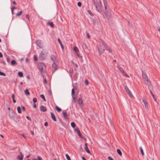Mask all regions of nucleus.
<instances>
[{
  "label": "nucleus",
  "instance_id": "nucleus-23",
  "mask_svg": "<svg viewBox=\"0 0 160 160\" xmlns=\"http://www.w3.org/2000/svg\"><path fill=\"white\" fill-rule=\"evenodd\" d=\"M55 108L58 112H60L62 111V109L57 106L55 107Z\"/></svg>",
  "mask_w": 160,
  "mask_h": 160
},
{
  "label": "nucleus",
  "instance_id": "nucleus-49",
  "mask_svg": "<svg viewBox=\"0 0 160 160\" xmlns=\"http://www.w3.org/2000/svg\"><path fill=\"white\" fill-rule=\"evenodd\" d=\"M37 158L38 160H42L41 158L39 156H38L37 157Z\"/></svg>",
  "mask_w": 160,
  "mask_h": 160
},
{
  "label": "nucleus",
  "instance_id": "nucleus-32",
  "mask_svg": "<svg viewBox=\"0 0 160 160\" xmlns=\"http://www.w3.org/2000/svg\"><path fill=\"white\" fill-rule=\"evenodd\" d=\"M40 97L41 98H42V99H43V100H44V101H46V100L45 98V97H44V96L43 94H41L40 95Z\"/></svg>",
  "mask_w": 160,
  "mask_h": 160
},
{
  "label": "nucleus",
  "instance_id": "nucleus-20",
  "mask_svg": "<svg viewBox=\"0 0 160 160\" xmlns=\"http://www.w3.org/2000/svg\"><path fill=\"white\" fill-rule=\"evenodd\" d=\"M58 42H59V43L60 44L62 48V49H64V47H63V46L62 45V43L61 42L60 39L59 38H58Z\"/></svg>",
  "mask_w": 160,
  "mask_h": 160
},
{
  "label": "nucleus",
  "instance_id": "nucleus-11",
  "mask_svg": "<svg viewBox=\"0 0 160 160\" xmlns=\"http://www.w3.org/2000/svg\"><path fill=\"white\" fill-rule=\"evenodd\" d=\"M146 83L148 86V88L149 90H150V88H151L152 87V86L151 85V83L150 81L149 80V79H148L145 81Z\"/></svg>",
  "mask_w": 160,
  "mask_h": 160
},
{
  "label": "nucleus",
  "instance_id": "nucleus-7",
  "mask_svg": "<svg viewBox=\"0 0 160 160\" xmlns=\"http://www.w3.org/2000/svg\"><path fill=\"white\" fill-rule=\"evenodd\" d=\"M98 50L99 54L101 55L104 52L105 49L102 48V47L101 46H99L98 47Z\"/></svg>",
  "mask_w": 160,
  "mask_h": 160
},
{
  "label": "nucleus",
  "instance_id": "nucleus-6",
  "mask_svg": "<svg viewBox=\"0 0 160 160\" xmlns=\"http://www.w3.org/2000/svg\"><path fill=\"white\" fill-rule=\"evenodd\" d=\"M52 73H54L55 71L57 70L58 68V65L55 63V62H54L52 65Z\"/></svg>",
  "mask_w": 160,
  "mask_h": 160
},
{
  "label": "nucleus",
  "instance_id": "nucleus-51",
  "mask_svg": "<svg viewBox=\"0 0 160 160\" xmlns=\"http://www.w3.org/2000/svg\"><path fill=\"white\" fill-rule=\"evenodd\" d=\"M26 118L28 120L31 121V118L27 116H26Z\"/></svg>",
  "mask_w": 160,
  "mask_h": 160
},
{
  "label": "nucleus",
  "instance_id": "nucleus-63",
  "mask_svg": "<svg viewBox=\"0 0 160 160\" xmlns=\"http://www.w3.org/2000/svg\"><path fill=\"white\" fill-rule=\"evenodd\" d=\"M2 54L1 52H0V57L2 58Z\"/></svg>",
  "mask_w": 160,
  "mask_h": 160
},
{
  "label": "nucleus",
  "instance_id": "nucleus-2",
  "mask_svg": "<svg viewBox=\"0 0 160 160\" xmlns=\"http://www.w3.org/2000/svg\"><path fill=\"white\" fill-rule=\"evenodd\" d=\"M102 43L106 50L108 51L109 53H112V51L108 45L103 41H102Z\"/></svg>",
  "mask_w": 160,
  "mask_h": 160
},
{
  "label": "nucleus",
  "instance_id": "nucleus-3",
  "mask_svg": "<svg viewBox=\"0 0 160 160\" xmlns=\"http://www.w3.org/2000/svg\"><path fill=\"white\" fill-rule=\"evenodd\" d=\"M38 66L42 72H45V70L46 68V66L45 64L43 62L40 63Z\"/></svg>",
  "mask_w": 160,
  "mask_h": 160
},
{
  "label": "nucleus",
  "instance_id": "nucleus-33",
  "mask_svg": "<svg viewBox=\"0 0 160 160\" xmlns=\"http://www.w3.org/2000/svg\"><path fill=\"white\" fill-rule=\"evenodd\" d=\"M72 96V99H73V100H72V102H74V103H75L76 102V98L73 96Z\"/></svg>",
  "mask_w": 160,
  "mask_h": 160
},
{
  "label": "nucleus",
  "instance_id": "nucleus-1",
  "mask_svg": "<svg viewBox=\"0 0 160 160\" xmlns=\"http://www.w3.org/2000/svg\"><path fill=\"white\" fill-rule=\"evenodd\" d=\"M47 54L46 50L43 49L39 54V58L42 61L44 60L46 58Z\"/></svg>",
  "mask_w": 160,
  "mask_h": 160
},
{
  "label": "nucleus",
  "instance_id": "nucleus-4",
  "mask_svg": "<svg viewBox=\"0 0 160 160\" xmlns=\"http://www.w3.org/2000/svg\"><path fill=\"white\" fill-rule=\"evenodd\" d=\"M36 43L37 45L40 48H42L43 47V42L40 40H38L36 41Z\"/></svg>",
  "mask_w": 160,
  "mask_h": 160
},
{
  "label": "nucleus",
  "instance_id": "nucleus-60",
  "mask_svg": "<svg viewBox=\"0 0 160 160\" xmlns=\"http://www.w3.org/2000/svg\"><path fill=\"white\" fill-rule=\"evenodd\" d=\"M36 107H36V104L35 103H34V105H33V108H36Z\"/></svg>",
  "mask_w": 160,
  "mask_h": 160
},
{
  "label": "nucleus",
  "instance_id": "nucleus-15",
  "mask_svg": "<svg viewBox=\"0 0 160 160\" xmlns=\"http://www.w3.org/2000/svg\"><path fill=\"white\" fill-rule=\"evenodd\" d=\"M40 110L41 111L43 112H45L47 111V108L45 106H41L40 108Z\"/></svg>",
  "mask_w": 160,
  "mask_h": 160
},
{
  "label": "nucleus",
  "instance_id": "nucleus-57",
  "mask_svg": "<svg viewBox=\"0 0 160 160\" xmlns=\"http://www.w3.org/2000/svg\"><path fill=\"white\" fill-rule=\"evenodd\" d=\"M149 90L150 91V93L151 94L152 96H154V94H153V93H152V91L150 89V90Z\"/></svg>",
  "mask_w": 160,
  "mask_h": 160
},
{
  "label": "nucleus",
  "instance_id": "nucleus-41",
  "mask_svg": "<svg viewBox=\"0 0 160 160\" xmlns=\"http://www.w3.org/2000/svg\"><path fill=\"white\" fill-rule=\"evenodd\" d=\"M0 75L1 76H5L6 74L0 71Z\"/></svg>",
  "mask_w": 160,
  "mask_h": 160
},
{
  "label": "nucleus",
  "instance_id": "nucleus-45",
  "mask_svg": "<svg viewBox=\"0 0 160 160\" xmlns=\"http://www.w3.org/2000/svg\"><path fill=\"white\" fill-rule=\"evenodd\" d=\"M78 5L79 7H80L82 5V3L80 2H78Z\"/></svg>",
  "mask_w": 160,
  "mask_h": 160
},
{
  "label": "nucleus",
  "instance_id": "nucleus-38",
  "mask_svg": "<svg viewBox=\"0 0 160 160\" xmlns=\"http://www.w3.org/2000/svg\"><path fill=\"white\" fill-rule=\"evenodd\" d=\"M66 156L68 160H71L70 157L68 154H66Z\"/></svg>",
  "mask_w": 160,
  "mask_h": 160
},
{
  "label": "nucleus",
  "instance_id": "nucleus-50",
  "mask_svg": "<svg viewBox=\"0 0 160 160\" xmlns=\"http://www.w3.org/2000/svg\"><path fill=\"white\" fill-rule=\"evenodd\" d=\"M17 9V8L16 7H15L14 6H12V7L11 8V9L13 10L14 9Z\"/></svg>",
  "mask_w": 160,
  "mask_h": 160
},
{
  "label": "nucleus",
  "instance_id": "nucleus-61",
  "mask_svg": "<svg viewBox=\"0 0 160 160\" xmlns=\"http://www.w3.org/2000/svg\"><path fill=\"white\" fill-rule=\"evenodd\" d=\"M76 55H77V56L78 58H79V57L81 56L78 53H76Z\"/></svg>",
  "mask_w": 160,
  "mask_h": 160
},
{
  "label": "nucleus",
  "instance_id": "nucleus-39",
  "mask_svg": "<svg viewBox=\"0 0 160 160\" xmlns=\"http://www.w3.org/2000/svg\"><path fill=\"white\" fill-rule=\"evenodd\" d=\"M87 12L91 16H93V14L91 12L90 10H88Z\"/></svg>",
  "mask_w": 160,
  "mask_h": 160
},
{
  "label": "nucleus",
  "instance_id": "nucleus-17",
  "mask_svg": "<svg viewBox=\"0 0 160 160\" xmlns=\"http://www.w3.org/2000/svg\"><path fill=\"white\" fill-rule=\"evenodd\" d=\"M20 155L18 156V158L19 159V160H22L23 158V154L21 152H20Z\"/></svg>",
  "mask_w": 160,
  "mask_h": 160
},
{
  "label": "nucleus",
  "instance_id": "nucleus-26",
  "mask_svg": "<svg viewBox=\"0 0 160 160\" xmlns=\"http://www.w3.org/2000/svg\"><path fill=\"white\" fill-rule=\"evenodd\" d=\"M17 110L18 113H21V108L20 107L18 106L17 108Z\"/></svg>",
  "mask_w": 160,
  "mask_h": 160
},
{
  "label": "nucleus",
  "instance_id": "nucleus-37",
  "mask_svg": "<svg viewBox=\"0 0 160 160\" xmlns=\"http://www.w3.org/2000/svg\"><path fill=\"white\" fill-rule=\"evenodd\" d=\"M73 51L74 52H77L78 51V49L77 47H75L73 48Z\"/></svg>",
  "mask_w": 160,
  "mask_h": 160
},
{
  "label": "nucleus",
  "instance_id": "nucleus-9",
  "mask_svg": "<svg viewBox=\"0 0 160 160\" xmlns=\"http://www.w3.org/2000/svg\"><path fill=\"white\" fill-rule=\"evenodd\" d=\"M50 57L51 59L54 62H57L56 57L54 55H50Z\"/></svg>",
  "mask_w": 160,
  "mask_h": 160
},
{
  "label": "nucleus",
  "instance_id": "nucleus-10",
  "mask_svg": "<svg viewBox=\"0 0 160 160\" xmlns=\"http://www.w3.org/2000/svg\"><path fill=\"white\" fill-rule=\"evenodd\" d=\"M117 67L118 68V70L120 71V72L123 74V75H124V71L123 68L119 65L117 66Z\"/></svg>",
  "mask_w": 160,
  "mask_h": 160
},
{
  "label": "nucleus",
  "instance_id": "nucleus-19",
  "mask_svg": "<svg viewBox=\"0 0 160 160\" xmlns=\"http://www.w3.org/2000/svg\"><path fill=\"white\" fill-rule=\"evenodd\" d=\"M94 4L95 5V7H96V8L97 9L98 11V12H100L102 11V10L101 9V8L98 9V8L97 7V6L96 4L95 0H94Z\"/></svg>",
  "mask_w": 160,
  "mask_h": 160
},
{
  "label": "nucleus",
  "instance_id": "nucleus-42",
  "mask_svg": "<svg viewBox=\"0 0 160 160\" xmlns=\"http://www.w3.org/2000/svg\"><path fill=\"white\" fill-rule=\"evenodd\" d=\"M75 92L73 88H72V96H73Z\"/></svg>",
  "mask_w": 160,
  "mask_h": 160
},
{
  "label": "nucleus",
  "instance_id": "nucleus-34",
  "mask_svg": "<svg viewBox=\"0 0 160 160\" xmlns=\"http://www.w3.org/2000/svg\"><path fill=\"white\" fill-rule=\"evenodd\" d=\"M71 126L73 128H74L75 127L76 125H75V123L74 122H72L71 123Z\"/></svg>",
  "mask_w": 160,
  "mask_h": 160
},
{
  "label": "nucleus",
  "instance_id": "nucleus-46",
  "mask_svg": "<svg viewBox=\"0 0 160 160\" xmlns=\"http://www.w3.org/2000/svg\"><path fill=\"white\" fill-rule=\"evenodd\" d=\"M34 59L35 61H36L38 60V58L37 57L36 55H34Z\"/></svg>",
  "mask_w": 160,
  "mask_h": 160
},
{
  "label": "nucleus",
  "instance_id": "nucleus-12",
  "mask_svg": "<svg viewBox=\"0 0 160 160\" xmlns=\"http://www.w3.org/2000/svg\"><path fill=\"white\" fill-rule=\"evenodd\" d=\"M9 115L10 118H13L15 117L16 113L13 110H12L11 112V114H9Z\"/></svg>",
  "mask_w": 160,
  "mask_h": 160
},
{
  "label": "nucleus",
  "instance_id": "nucleus-31",
  "mask_svg": "<svg viewBox=\"0 0 160 160\" xmlns=\"http://www.w3.org/2000/svg\"><path fill=\"white\" fill-rule=\"evenodd\" d=\"M22 13V11H19L18 13L16 14L17 16H20Z\"/></svg>",
  "mask_w": 160,
  "mask_h": 160
},
{
  "label": "nucleus",
  "instance_id": "nucleus-58",
  "mask_svg": "<svg viewBox=\"0 0 160 160\" xmlns=\"http://www.w3.org/2000/svg\"><path fill=\"white\" fill-rule=\"evenodd\" d=\"M124 76H125L126 77H128V78L129 77L127 75V74L125 73V72L124 73Z\"/></svg>",
  "mask_w": 160,
  "mask_h": 160
},
{
  "label": "nucleus",
  "instance_id": "nucleus-59",
  "mask_svg": "<svg viewBox=\"0 0 160 160\" xmlns=\"http://www.w3.org/2000/svg\"><path fill=\"white\" fill-rule=\"evenodd\" d=\"M87 37L88 38H89V34L88 33H87Z\"/></svg>",
  "mask_w": 160,
  "mask_h": 160
},
{
  "label": "nucleus",
  "instance_id": "nucleus-44",
  "mask_svg": "<svg viewBox=\"0 0 160 160\" xmlns=\"http://www.w3.org/2000/svg\"><path fill=\"white\" fill-rule=\"evenodd\" d=\"M33 101L34 103H35L37 102V99L36 98H34L33 99Z\"/></svg>",
  "mask_w": 160,
  "mask_h": 160
},
{
  "label": "nucleus",
  "instance_id": "nucleus-27",
  "mask_svg": "<svg viewBox=\"0 0 160 160\" xmlns=\"http://www.w3.org/2000/svg\"><path fill=\"white\" fill-rule=\"evenodd\" d=\"M84 149L87 153H90V151L88 149V147H85Z\"/></svg>",
  "mask_w": 160,
  "mask_h": 160
},
{
  "label": "nucleus",
  "instance_id": "nucleus-8",
  "mask_svg": "<svg viewBox=\"0 0 160 160\" xmlns=\"http://www.w3.org/2000/svg\"><path fill=\"white\" fill-rule=\"evenodd\" d=\"M63 116L66 120H68L69 119V117L68 116L67 113L65 111L62 112Z\"/></svg>",
  "mask_w": 160,
  "mask_h": 160
},
{
  "label": "nucleus",
  "instance_id": "nucleus-5",
  "mask_svg": "<svg viewBox=\"0 0 160 160\" xmlns=\"http://www.w3.org/2000/svg\"><path fill=\"white\" fill-rule=\"evenodd\" d=\"M124 88L126 90V91L128 93L129 97L132 98H134V96L131 93L129 89L127 86L125 87Z\"/></svg>",
  "mask_w": 160,
  "mask_h": 160
},
{
  "label": "nucleus",
  "instance_id": "nucleus-40",
  "mask_svg": "<svg viewBox=\"0 0 160 160\" xmlns=\"http://www.w3.org/2000/svg\"><path fill=\"white\" fill-rule=\"evenodd\" d=\"M43 80H44L43 83L44 84H46L47 83V80H46V78H44V77L43 76Z\"/></svg>",
  "mask_w": 160,
  "mask_h": 160
},
{
  "label": "nucleus",
  "instance_id": "nucleus-43",
  "mask_svg": "<svg viewBox=\"0 0 160 160\" xmlns=\"http://www.w3.org/2000/svg\"><path fill=\"white\" fill-rule=\"evenodd\" d=\"M85 83L86 84V85H87L88 84L89 82L87 79H86L85 81Z\"/></svg>",
  "mask_w": 160,
  "mask_h": 160
},
{
  "label": "nucleus",
  "instance_id": "nucleus-14",
  "mask_svg": "<svg viewBox=\"0 0 160 160\" xmlns=\"http://www.w3.org/2000/svg\"><path fill=\"white\" fill-rule=\"evenodd\" d=\"M142 102H143L144 105L145 106V107L147 109H148V103L146 100L145 99H143L142 100Z\"/></svg>",
  "mask_w": 160,
  "mask_h": 160
},
{
  "label": "nucleus",
  "instance_id": "nucleus-29",
  "mask_svg": "<svg viewBox=\"0 0 160 160\" xmlns=\"http://www.w3.org/2000/svg\"><path fill=\"white\" fill-rule=\"evenodd\" d=\"M12 98L13 99V102L15 103L16 102V101L14 99V94H12Z\"/></svg>",
  "mask_w": 160,
  "mask_h": 160
},
{
  "label": "nucleus",
  "instance_id": "nucleus-21",
  "mask_svg": "<svg viewBox=\"0 0 160 160\" xmlns=\"http://www.w3.org/2000/svg\"><path fill=\"white\" fill-rule=\"evenodd\" d=\"M82 100L81 98H80L78 101V104L81 105L82 103Z\"/></svg>",
  "mask_w": 160,
  "mask_h": 160
},
{
  "label": "nucleus",
  "instance_id": "nucleus-35",
  "mask_svg": "<svg viewBox=\"0 0 160 160\" xmlns=\"http://www.w3.org/2000/svg\"><path fill=\"white\" fill-rule=\"evenodd\" d=\"M140 151H141V153L142 155L143 156H144V152H143V150L142 149V148L141 147H140Z\"/></svg>",
  "mask_w": 160,
  "mask_h": 160
},
{
  "label": "nucleus",
  "instance_id": "nucleus-56",
  "mask_svg": "<svg viewBox=\"0 0 160 160\" xmlns=\"http://www.w3.org/2000/svg\"><path fill=\"white\" fill-rule=\"evenodd\" d=\"M80 58V59L81 61L82 62L83 61V60H82V56H80L79 58Z\"/></svg>",
  "mask_w": 160,
  "mask_h": 160
},
{
  "label": "nucleus",
  "instance_id": "nucleus-53",
  "mask_svg": "<svg viewBox=\"0 0 160 160\" xmlns=\"http://www.w3.org/2000/svg\"><path fill=\"white\" fill-rule=\"evenodd\" d=\"M48 122H45V123H44V125L45 126H47L48 125Z\"/></svg>",
  "mask_w": 160,
  "mask_h": 160
},
{
  "label": "nucleus",
  "instance_id": "nucleus-36",
  "mask_svg": "<svg viewBox=\"0 0 160 160\" xmlns=\"http://www.w3.org/2000/svg\"><path fill=\"white\" fill-rule=\"evenodd\" d=\"M16 63V62L14 60H12L11 62V64L12 65H14Z\"/></svg>",
  "mask_w": 160,
  "mask_h": 160
},
{
  "label": "nucleus",
  "instance_id": "nucleus-24",
  "mask_svg": "<svg viewBox=\"0 0 160 160\" xmlns=\"http://www.w3.org/2000/svg\"><path fill=\"white\" fill-rule=\"evenodd\" d=\"M25 94L27 95H28L30 94V93L29 92V90L28 89H26L25 90Z\"/></svg>",
  "mask_w": 160,
  "mask_h": 160
},
{
  "label": "nucleus",
  "instance_id": "nucleus-18",
  "mask_svg": "<svg viewBox=\"0 0 160 160\" xmlns=\"http://www.w3.org/2000/svg\"><path fill=\"white\" fill-rule=\"evenodd\" d=\"M51 118L53 119V120L54 121H56L57 120L56 118L52 112L51 113Z\"/></svg>",
  "mask_w": 160,
  "mask_h": 160
},
{
  "label": "nucleus",
  "instance_id": "nucleus-54",
  "mask_svg": "<svg viewBox=\"0 0 160 160\" xmlns=\"http://www.w3.org/2000/svg\"><path fill=\"white\" fill-rule=\"evenodd\" d=\"M153 98V99H154V100L156 101V98H155V96L154 95V96H152Z\"/></svg>",
  "mask_w": 160,
  "mask_h": 160
},
{
  "label": "nucleus",
  "instance_id": "nucleus-55",
  "mask_svg": "<svg viewBox=\"0 0 160 160\" xmlns=\"http://www.w3.org/2000/svg\"><path fill=\"white\" fill-rule=\"evenodd\" d=\"M22 110L23 111H25V108L24 106H22Z\"/></svg>",
  "mask_w": 160,
  "mask_h": 160
},
{
  "label": "nucleus",
  "instance_id": "nucleus-16",
  "mask_svg": "<svg viewBox=\"0 0 160 160\" xmlns=\"http://www.w3.org/2000/svg\"><path fill=\"white\" fill-rule=\"evenodd\" d=\"M74 130L75 131L77 132L78 136H81L82 135L81 133L80 130L78 129V128H76Z\"/></svg>",
  "mask_w": 160,
  "mask_h": 160
},
{
  "label": "nucleus",
  "instance_id": "nucleus-64",
  "mask_svg": "<svg viewBox=\"0 0 160 160\" xmlns=\"http://www.w3.org/2000/svg\"><path fill=\"white\" fill-rule=\"evenodd\" d=\"M82 159L83 160H86V158H85L84 157H82Z\"/></svg>",
  "mask_w": 160,
  "mask_h": 160
},
{
  "label": "nucleus",
  "instance_id": "nucleus-13",
  "mask_svg": "<svg viewBox=\"0 0 160 160\" xmlns=\"http://www.w3.org/2000/svg\"><path fill=\"white\" fill-rule=\"evenodd\" d=\"M142 74L143 78L144 80V81H145L147 79H148V77L145 73L143 72H142Z\"/></svg>",
  "mask_w": 160,
  "mask_h": 160
},
{
  "label": "nucleus",
  "instance_id": "nucleus-28",
  "mask_svg": "<svg viewBox=\"0 0 160 160\" xmlns=\"http://www.w3.org/2000/svg\"><path fill=\"white\" fill-rule=\"evenodd\" d=\"M48 25H49L50 27H53L54 26V25L53 24V23L51 22H48Z\"/></svg>",
  "mask_w": 160,
  "mask_h": 160
},
{
  "label": "nucleus",
  "instance_id": "nucleus-48",
  "mask_svg": "<svg viewBox=\"0 0 160 160\" xmlns=\"http://www.w3.org/2000/svg\"><path fill=\"white\" fill-rule=\"evenodd\" d=\"M6 60H7V62H9L10 61V59L9 58H7Z\"/></svg>",
  "mask_w": 160,
  "mask_h": 160
},
{
  "label": "nucleus",
  "instance_id": "nucleus-25",
  "mask_svg": "<svg viewBox=\"0 0 160 160\" xmlns=\"http://www.w3.org/2000/svg\"><path fill=\"white\" fill-rule=\"evenodd\" d=\"M117 153L120 156H121L122 155V152H121V151H120V150L119 149H118L117 150Z\"/></svg>",
  "mask_w": 160,
  "mask_h": 160
},
{
  "label": "nucleus",
  "instance_id": "nucleus-30",
  "mask_svg": "<svg viewBox=\"0 0 160 160\" xmlns=\"http://www.w3.org/2000/svg\"><path fill=\"white\" fill-rule=\"evenodd\" d=\"M105 0H103L104 4V6L105 7V10H106L107 9V4L106 2H105Z\"/></svg>",
  "mask_w": 160,
  "mask_h": 160
},
{
  "label": "nucleus",
  "instance_id": "nucleus-22",
  "mask_svg": "<svg viewBox=\"0 0 160 160\" xmlns=\"http://www.w3.org/2000/svg\"><path fill=\"white\" fill-rule=\"evenodd\" d=\"M18 76L20 77H22L23 76V74L21 72H19L18 73Z\"/></svg>",
  "mask_w": 160,
  "mask_h": 160
},
{
  "label": "nucleus",
  "instance_id": "nucleus-52",
  "mask_svg": "<svg viewBox=\"0 0 160 160\" xmlns=\"http://www.w3.org/2000/svg\"><path fill=\"white\" fill-rule=\"evenodd\" d=\"M108 158L109 160H114L111 157L109 156Z\"/></svg>",
  "mask_w": 160,
  "mask_h": 160
},
{
  "label": "nucleus",
  "instance_id": "nucleus-62",
  "mask_svg": "<svg viewBox=\"0 0 160 160\" xmlns=\"http://www.w3.org/2000/svg\"><path fill=\"white\" fill-rule=\"evenodd\" d=\"M49 94L50 95H52V92H51V90H49Z\"/></svg>",
  "mask_w": 160,
  "mask_h": 160
},
{
  "label": "nucleus",
  "instance_id": "nucleus-47",
  "mask_svg": "<svg viewBox=\"0 0 160 160\" xmlns=\"http://www.w3.org/2000/svg\"><path fill=\"white\" fill-rule=\"evenodd\" d=\"M26 17L27 18L28 21L29 22L30 20H29V18L28 15V14L26 15Z\"/></svg>",
  "mask_w": 160,
  "mask_h": 160
}]
</instances>
